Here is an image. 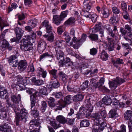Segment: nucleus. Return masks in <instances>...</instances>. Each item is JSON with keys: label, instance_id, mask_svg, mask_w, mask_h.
Segmentation results:
<instances>
[{"label": "nucleus", "instance_id": "21", "mask_svg": "<svg viewBox=\"0 0 132 132\" xmlns=\"http://www.w3.org/2000/svg\"><path fill=\"white\" fill-rule=\"evenodd\" d=\"M31 32L32 34L31 37L30 36H25L23 38L22 40L24 41H30L31 39L32 40H35L36 39V34L33 31H31Z\"/></svg>", "mask_w": 132, "mask_h": 132}, {"label": "nucleus", "instance_id": "6", "mask_svg": "<svg viewBox=\"0 0 132 132\" xmlns=\"http://www.w3.org/2000/svg\"><path fill=\"white\" fill-rule=\"evenodd\" d=\"M14 31L16 34V38L14 37L11 38V41H18L21 38L24 31L21 28L18 27L14 29Z\"/></svg>", "mask_w": 132, "mask_h": 132}, {"label": "nucleus", "instance_id": "48", "mask_svg": "<svg viewBox=\"0 0 132 132\" xmlns=\"http://www.w3.org/2000/svg\"><path fill=\"white\" fill-rule=\"evenodd\" d=\"M115 109H116L114 108V109H112L110 111L109 113V116L110 117L112 118H114L116 117V115H117Z\"/></svg>", "mask_w": 132, "mask_h": 132}, {"label": "nucleus", "instance_id": "63", "mask_svg": "<svg viewBox=\"0 0 132 132\" xmlns=\"http://www.w3.org/2000/svg\"><path fill=\"white\" fill-rule=\"evenodd\" d=\"M55 129H57L61 126L60 124L57 125L55 122L53 121L51 125Z\"/></svg>", "mask_w": 132, "mask_h": 132}, {"label": "nucleus", "instance_id": "36", "mask_svg": "<svg viewBox=\"0 0 132 132\" xmlns=\"http://www.w3.org/2000/svg\"><path fill=\"white\" fill-rule=\"evenodd\" d=\"M107 43L106 42H105V44L107 47L109 51H111L114 50V45L112 42H108Z\"/></svg>", "mask_w": 132, "mask_h": 132}, {"label": "nucleus", "instance_id": "9", "mask_svg": "<svg viewBox=\"0 0 132 132\" xmlns=\"http://www.w3.org/2000/svg\"><path fill=\"white\" fill-rule=\"evenodd\" d=\"M56 52V57L57 60H60L59 63H62L63 60H64V54L63 52L60 50V48L58 47H55Z\"/></svg>", "mask_w": 132, "mask_h": 132}, {"label": "nucleus", "instance_id": "59", "mask_svg": "<svg viewBox=\"0 0 132 132\" xmlns=\"http://www.w3.org/2000/svg\"><path fill=\"white\" fill-rule=\"evenodd\" d=\"M106 124L105 122H103L101 123L100 126L98 127L99 129L100 130V131H103L104 127H106Z\"/></svg>", "mask_w": 132, "mask_h": 132}, {"label": "nucleus", "instance_id": "13", "mask_svg": "<svg viewBox=\"0 0 132 132\" xmlns=\"http://www.w3.org/2000/svg\"><path fill=\"white\" fill-rule=\"evenodd\" d=\"M79 68L81 73L85 75L88 74L91 71L90 70L88 69V66L87 64H81Z\"/></svg>", "mask_w": 132, "mask_h": 132}, {"label": "nucleus", "instance_id": "22", "mask_svg": "<svg viewBox=\"0 0 132 132\" xmlns=\"http://www.w3.org/2000/svg\"><path fill=\"white\" fill-rule=\"evenodd\" d=\"M29 83V80L27 79L26 78H19L17 79V84H23L26 85Z\"/></svg>", "mask_w": 132, "mask_h": 132}, {"label": "nucleus", "instance_id": "8", "mask_svg": "<svg viewBox=\"0 0 132 132\" xmlns=\"http://www.w3.org/2000/svg\"><path fill=\"white\" fill-rule=\"evenodd\" d=\"M21 48L24 51H28L32 49L33 44L31 42H21Z\"/></svg>", "mask_w": 132, "mask_h": 132}, {"label": "nucleus", "instance_id": "62", "mask_svg": "<svg viewBox=\"0 0 132 132\" xmlns=\"http://www.w3.org/2000/svg\"><path fill=\"white\" fill-rule=\"evenodd\" d=\"M110 21L111 24L114 25L116 24L117 23V21L116 20V18L115 17H111L110 19Z\"/></svg>", "mask_w": 132, "mask_h": 132}, {"label": "nucleus", "instance_id": "5", "mask_svg": "<svg viewBox=\"0 0 132 132\" xmlns=\"http://www.w3.org/2000/svg\"><path fill=\"white\" fill-rule=\"evenodd\" d=\"M125 81L124 79L118 78L112 81H109V84L110 87L112 89L114 90L116 88L118 85H120Z\"/></svg>", "mask_w": 132, "mask_h": 132}, {"label": "nucleus", "instance_id": "27", "mask_svg": "<svg viewBox=\"0 0 132 132\" xmlns=\"http://www.w3.org/2000/svg\"><path fill=\"white\" fill-rule=\"evenodd\" d=\"M60 77L61 78L63 82L65 84L67 81L68 76L67 75L62 71H60L59 73Z\"/></svg>", "mask_w": 132, "mask_h": 132}, {"label": "nucleus", "instance_id": "61", "mask_svg": "<svg viewBox=\"0 0 132 132\" xmlns=\"http://www.w3.org/2000/svg\"><path fill=\"white\" fill-rule=\"evenodd\" d=\"M42 107L41 108L43 112H44L46 109L47 106V104L46 102L44 101H43L42 102Z\"/></svg>", "mask_w": 132, "mask_h": 132}, {"label": "nucleus", "instance_id": "45", "mask_svg": "<svg viewBox=\"0 0 132 132\" xmlns=\"http://www.w3.org/2000/svg\"><path fill=\"white\" fill-rule=\"evenodd\" d=\"M48 102L49 105L50 107H53L55 106V100L52 97H50Z\"/></svg>", "mask_w": 132, "mask_h": 132}, {"label": "nucleus", "instance_id": "11", "mask_svg": "<svg viewBox=\"0 0 132 132\" xmlns=\"http://www.w3.org/2000/svg\"><path fill=\"white\" fill-rule=\"evenodd\" d=\"M9 96L7 94V91L5 87L0 86V97L2 98L6 99Z\"/></svg>", "mask_w": 132, "mask_h": 132}, {"label": "nucleus", "instance_id": "20", "mask_svg": "<svg viewBox=\"0 0 132 132\" xmlns=\"http://www.w3.org/2000/svg\"><path fill=\"white\" fill-rule=\"evenodd\" d=\"M102 13L100 16L102 18H108L110 14V12L109 10L106 8H102Z\"/></svg>", "mask_w": 132, "mask_h": 132}, {"label": "nucleus", "instance_id": "40", "mask_svg": "<svg viewBox=\"0 0 132 132\" xmlns=\"http://www.w3.org/2000/svg\"><path fill=\"white\" fill-rule=\"evenodd\" d=\"M132 113L131 111L127 110L124 114V117L125 119L129 120H131Z\"/></svg>", "mask_w": 132, "mask_h": 132}, {"label": "nucleus", "instance_id": "55", "mask_svg": "<svg viewBox=\"0 0 132 132\" xmlns=\"http://www.w3.org/2000/svg\"><path fill=\"white\" fill-rule=\"evenodd\" d=\"M35 70V69L34 67L31 65H29L27 69V72L28 74L30 72H34Z\"/></svg>", "mask_w": 132, "mask_h": 132}, {"label": "nucleus", "instance_id": "60", "mask_svg": "<svg viewBox=\"0 0 132 132\" xmlns=\"http://www.w3.org/2000/svg\"><path fill=\"white\" fill-rule=\"evenodd\" d=\"M104 80L103 78H101L99 82L98 83L97 87H102L104 83Z\"/></svg>", "mask_w": 132, "mask_h": 132}, {"label": "nucleus", "instance_id": "18", "mask_svg": "<svg viewBox=\"0 0 132 132\" xmlns=\"http://www.w3.org/2000/svg\"><path fill=\"white\" fill-rule=\"evenodd\" d=\"M36 71L37 73L38 76L42 77L44 78H45L47 74V72L44 70L42 68L38 67L36 69Z\"/></svg>", "mask_w": 132, "mask_h": 132}, {"label": "nucleus", "instance_id": "24", "mask_svg": "<svg viewBox=\"0 0 132 132\" xmlns=\"http://www.w3.org/2000/svg\"><path fill=\"white\" fill-rule=\"evenodd\" d=\"M45 42H39L38 45V50L39 52H42L46 46Z\"/></svg>", "mask_w": 132, "mask_h": 132}, {"label": "nucleus", "instance_id": "26", "mask_svg": "<svg viewBox=\"0 0 132 132\" xmlns=\"http://www.w3.org/2000/svg\"><path fill=\"white\" fill-rule=\"evenodd\" d=\"M102 101L104 104L107 105H109L111 103L112 101L110 96L106 95L103 98Z\"/></svg>", "mask_w": 132, "mask_h": 132}, {"label": "nucleus", "instance_id": "1", "mask_svg": "<svg viewBox=\"0 0 132 132\" xmlns=\"http://www.w3.org/2000/svg\"><path fill=\"white\" fill-rule=\"evenodd\" d=\"M12 107L16 113L15 120L16 125L18 126L19 122L21 121L25 122L28 115L27 110L24 108H22L21 109L19 113L20 109L16 106L13 104L12 105Z\"/></svg>", "mask_w": 132, "mask_h": 132}, {"label": "nucleus", "instance_id": "23", "mask_svg": "<svg viewBox=\"0 0 132 132\" xmlns=\"http://www.w3.org/2000/svg\"><path fill=\"white\" fill-rule=\"evenodd\" d=\"M7 116L6 108L5 107H4L0 109V119H6Z\"/></svg>", "mask_w": 132, "mask_h": 132}, {"label": "nucleus", "instance_id": "49", "mask_svg": "<svg viewBox=\"0 0 132 132\" xmlns=\"http://www.w3.org/2000/svg\"><path fill=\"white\" fill-rule=\"evenodd\" d=\"M53 95L56 98H61L63 97V94L61 92L57 93H53Z\"/></svg>", "mask_w": 132, "mask_h": 132}, {"label": "nucleus", "instance_id": "42", "mask_svg": "<svg viewBox=\"0 0 132 132\" xmlns=\"http://www.w3.org/2000/svg\"><path fill=\"white\" fill-rule=\"evenodd\" d=\"M30 99L31 108L34 107L36 103V98L35 95L33 94L30 96Z\"/></svg>", "mask_w": 132, "mask_h": 132}, {"label": "nucleus", "instance_id": "44", "mask_svg": "<svg viewBox=\"0 0 132 132\" xmlns=\"http://www.w3.org/2000/svg\"><path fill=\"white\" fill-rule=\"evenodd\" d=\"M89 123V121L87 120H82L80 122V126L82 127H85L88 126Z\"/></svg>", "mask_w": 132, "mask_h": 132}, {"label": "nucleus", "instance_id": "58", "mask_svg": "<svg viewBox=\"0 0 132 132\" xmlns=\"http://www.w3.org/2000/svg\"><path fill=\"white\" fill-rule=\"evenodd\" d=\"M53 87L55 88H57L60 86V84L59 82L57 80L53 82L52 84Z\"/></svg>", "mask_w": 132, "mask_h": 132}, {"label": "nucleus", "instance_id": "38", "mask_svg": "<svg viewBox=\"0 0 132 132\" xmlns=\"http://www.w3.org/2000/svg\"><path fill=\"white\" fill-rule=\"evenodd\" d=\"M57 70L55 69H52L49 71V73L52 76V79H56L57 78Z\"/></svg>", "mask_w": 132, "mask_h": 132}, {"label": "nucleus", "instance_id": "31", "mask_svg": "<svg viewBox=\"0 0 132 132\" xmlns=\"http://www.w3.org/2000/svg\"><path fill=\"white\" fill-rule=\"evenodd\" d=\"M63 63H60L61 64L64 65L66 66H70L73 64L72 62L69 57H67L65 60H63Z\"/></svg>", "mask_w": 132, "mask_h": 132}, {"label": "nucleus", "instance_id": "57", "mask_svg": "<svg viewBox=\"0 0 132 132\" xmlns=\"http://www.w3.org/2000/svg\"><path fill=\"white\" fill-rule=\"evenodd\" d=\"M7 31V30H5L3 31V33H2L1 35H0V41H6L5 39L4 38V37L5 35V33Z\"/></svg>", "mask_w": 132, "mask_h": 132}, {"label": "nucleus", "instance_id": "53", "mask_svg": "<svg viewBox=\"0 0 132 132\" xmlns=\"http://www.w3.org/2000/svg\"><path fill=\"white\" fill-rule=\"evenodd\" d=\"M68 13V11L66 10L65 11L62 12L59 16L63 20L64 18L67 16Z\"/></svg>", "mask_w": 132, "mask_h": 132}, {"label": "nucleus", "instance_id": "56", "mask_svg": "<svg viewBox=\"0 0 132 132\" xmlns=\"http://www.w3.org/2000/svg\"><path fill=\"white\" fill-rule=\"evenodd\" d=\"M130 46L132 45V43H130L129 44L126 43L122 44V45L123 46L124 48H125L126 49L129 50L131 51V49L130 46Z\"/></svg>", "mask_w": 132, "mask_h": 132}, {"label": "nucleus", "instance_id": "41", "mask_svg": "<svg viewBox=\"0 0 132 132\" xmlns=\"http://www.w3.org/2000/svg\"><path fill=\"white\" fill-rule=\"evenodd\" d=\"M30 113L34 117H37L39 115L38 111L37 109H35V107L31 108Z\"/></svg>", "mask_w": 132, "mask_h": 132}, {"label": "nucleus", "instance_id": "43", "mask_svg": "<svg viewBox=\"0 0 132 132\" xmlns=\"http://www.w3.org/2000/svg\"><path fill=\"white\" fill-rule=\"evenodd\" d=\"M108 55L104 50H103L101 53V59L104 61H106L108 58Z\"/></svg>", "mask_w": 132, "mask_h": 132}, {"label": "nucleus", "instance_id": "33", "mask_svg": "<svg viewBox=\"0 0 132 132\" xmlns=\"http://www.w3.org/2000/svg\"><path fill=\"white\" fill-rule=\"evenodd\" d=\"M65 103L62 100L59 101L58 103L56 105V109L57 110H61L62 108H64L66 106Z\"/></svg>", "mask_w": 132, "mask_h": 132}, {"label": "nucleus", "instance_id": "12", "mask_svg": "<svg viewBox=\"0 0 132 132\" xmlns=\"http://www.w3.org/2000/svg\"><path fill=\"white\" fill-rule=\"evenodd\" d=\"M101 23H98V24L96 25L95 29H92L90 30V31H92L94 33L98 32L101 34V36L102 37L103 36L104 30L101 28Z\"/></svg>", "mask_w": 132, "mask_h": 132}, {"label": "nucleus", "instance_id": "2", "mask_svg": "<svg viewBox=\"0 0 132 132\" xmlns=\"http://www.w3.org/2000/svg\"><path fill=\"white\" fill-rule=\"evenodd\" d=\"M43 27L46 28L47 32L46 34L44 35L43 36L46 38H47V40L48 41L53 40L54 37L51 31L52 28L50 25L48 21L45 20L42 23L40 27Z\"/></svg>", "mask_w": 132, "mask_h": 132}, {"label": "nucleus", "instance_id": "10", "mask_svg": "<svg viewBox=\"0 0 132 132\" xmlns=\"http://www.w3.org/2000/svg\"><path fill=\"white\" fill-rule=\"evenodd\" d=\"M95 101L93 100L92 98H90L87 100L86 104V109L91 113L93 110V104H94Z\"/></svg>", "mask_w": 132, "mask_h": 132}, {"label": "nucleus", "instance_id": "14", "mask_svg": "<svg viewBox=\"0 0 132 132\" xmlns=\"http://www.w3.org/2000/svg\"><path fill=\"white\" fill-rule=\"evenodd\" d=\"M9 63L12 67H16L17 64L18 60L15 55H12L10 56L8 60Z\"/></svg>", "mask_w": 132, "mask_h": 132}, {"label": "nucleus", "instance_id": "54", "mask_svg": "<svg viewBox=\"0 0 132 132\" xmlns=\"http://www.w3.org/2000/svg\"><path fill=\"white\" fill-rule=\"evenodd\" d=\"M7 25L5 24V21L3 20L0 17V27L1 28V30H2L3 28L7 26Z\"/></svg>", "mask_w": 132, "mask_h": 132}, {"label": "nucleus", "instance_id": "3", "mask_svg": "<svg viewBox=\"0 0 132 132\" xmlns=\"http://www.w3.org/2000/svg\"><path fill=\"white\" fill-rule=\"evenodd\" d=\"M107 116V113L105 110H104L101 112L96 113L92 114V117L95 118L96 120L98 121H101L103 120Z\"/></svg>", "mask_w": 132, "mask_h": 132}, {"label": "nucleus", "instance_id": "28", "mask_svg": "<svg viewBox=\"0 0 132 132\" xmlns=\"http://www.w3.org/2000/svg\"><path fill=\"white\" fill-rule=\"evenodd\" d=\"M63 20L59 16L54 15L53 16V21L55 24L57 25H59L61 21Z\"/></svg>", "mask_w": 132, "mask_h": 132}, {"label": "nucleus", "instance_id": "51", "mask_svg": "<svg viewBox=\"0 0 132 132\" xmlns=\"http://www.w3.org/2000/svg\"><path fill=\"white\" fill-rule=\"evenodd\" d=\"M88 81L86 80L80 86V88L82 90H84L87 88L88 86Z\"/></svg>", "mask_w": 132, "mask_h": 132}, {"label": "nucleus", "instance_id": "35", "mask_svg": "<svg viewBox=\"0 0 132 132\" xmlns=\"http://www.w3.org/2000/svg\"><path fill=\"white\" fill-rule=\"evenodd\" d=\"M73 97L70 95H68L64 97V101L62 100V101L65 103L66 106L67 104L70 103L72 100H73Z\"/></svg>", "mask_w": 132, "mask_h": 132}, {"label": "nucleus", "instance_id": "37", "mask_svg": "<svg viewBox=\"0 0 132 132\" xmlns=\"http://www.w3.org/2000/svg\"><path fill=\"white\" fill-rule=\"evenodd\" d=\"M84 96L81 94L76 95L73 97V100L75 101H80L82 100Z\"/></svg>", "mask_w": 132, "mask_h": 132}, {"label": "nucleus", "instance_id": "16", "mask_svg": "<svg viewBox=\"0 0 132 132\" xmlns=\"http://www.w3.org/2000/svg\"><path fill=\"white\" fill-rule=\"evenodd\" d=\"M0 132H13L10 126L7 124H5L0 125Z\"/></svg>", "mask_w": 132, "mask_h": 132}, {"label": "nucleus", "instance_id": "39", "mask_svg": "<svg viewBox=\"0 0 132 132\" xmlns=\"http://www.w3.org/2000/svg\"><path fill=\"white\" fill-rule=\"evenodd\" d=\"M37 22V20L36 19H33L29 20L28 22V24L33 28L36 27Z\"/></svg>", "mask_w": 132, "mask_h": 132}, {"label": "nucleus", "instance_id": "15", "mask_svg": "<svg viewBox=\"0 0 132 132\" xmlns=\"http://www.w3.org/2000/svg\"><path fill=\"white\" fill-rule=\"evenodd\" d=\"M11 99L13 103V104L12 106L14 104L17 107V105L19 102L21 100V96L20 95L18 94L17 96L14 95H12L11 96Z\"/></svg>", "mask_w": 132, "mask_h": 132}, {"label": "nucleus", "instance_id": "25", "mask_svg": "<svg viewBox=\"0 0 132 132\" xmlns=\"http://www.w3.org/2000/svg\"><path fill=\"white\" fill-rule=\"evenodd\" d=\"M80 114H81L82 115L85 116H88L90 113V112L86 108L83 107H81L79 110Z\"/></svg>", "mask_w": 132, "mask_h": 132}, {"label": "nucleus", "instance_id": "7", "mask_svg": "<svg viewBox=\"0 0 132 132\" xmlns=\"http://www.w3.org/2000/svg\"><path fill=\"white\" fill-rule=\"evenodd\" d=\"M84 7L85 9L87 10L84 12V16L87 18H90L91 16V14L88 11L91 8V3L89 2L88 0L85 1L83 3Z\"/></svg>", "mask_w": 132, "mask_h": 132}, {"label": "nucleus", "instance_id": "52", "mask_svg": "<svg viewBox=\"0 0 132 132\" xmlns=\"http://www.w3.org/2000/svg\"><path fill=\"white\" fill-rule=\"evenodd\" d=\"M89 37L92 40L96 41L97 40L98 36L96 34H92L89 36Z\"/></svg>", "mask_w": 132, "mask_h": 132}, {"label": "nucleus", "instance_id": "30", "mask_svg": "<svg viewBox=\"0 0 132 132\" xmlns=\"http://www.w3.org/2000/svg\"><path fill=\"white\" fill-rule=\"evenodd\" d=\"M1 47L3 50H5L7 48L9 50H11L12 48V46L9 45L8 42H3Z\"/></svg>", "mask_w": 132, "mask_h": 132}, {"label": "nucleus", "instance_id": "17", "mask_svg": "<svg viewBox=\"0 0 132 132\" xmlns=\"http://www.w3.org/2000/svg\"><path fill=\"white\" fill-rule=\"evenodd\" d=\"M18 69L21 71L24 70L27 66V63L25 60H22L18 64Z\"/></svg>", "mask_w": 132, "mask_h": 132}, {"label": "nucleus", "instance_id": "29", "mask_svg": "<svg viewBox=\"0 0 132 132\" xmlns=\"http://www.w3.org/2000/svg\"><path fill=\"white\" fill-rule=\"evenodd\" d=\"M56 119L58 122L62 124H64L67 122V120L62 115L57 116Z\"/></svg>", "mask_w": 132, "mask_h": 132}, {"label": "nucleus", "instance_id": "46", "mask_svg": "<svg viewBox=\"0 0 132 132\" xmlns=\"http://www.w3.org/2000/svg\"><path fill=\"white\" fill-rule=\"evenodd\" d=\"M75 21V19L73 17H71L69 19L65 22V25H70L74 24Z\"/></svg>", "mask_w": 132, "mask_h": 132}, {"label": "nucleus", "instance_id": "32", "mask_svg": "<svg viewBox=\"0 0 132 132\" xmlns=\"http://www.w3.org/2000/svg\"><path fill=\"white\" fill-rule=\"evenodd\" d=\"M53 55L50 53L46 52L44 53L40 57V60L46 57H48L52 60L53 58Z\"/></svg>", "mask_w": 132, "mask_h": 132}, {"label": "nucleus", "instance_id": "50", "mask_svg": "<svg viewBox=\"0 0 132 132\" xmlns=\"http://www.w3.org/2000/svg\"><path fill=\"white\" fill-rule=\"evenodd\" d=\"M25 85L23 84H17L16 86V88L18 90H24L27 89V88L25 86Z\"/></svg>", "mask_w": 132, "mask_h": 132}, {"label": "nucleus", "instance_id": "19", "mask_svg": "<svg viewBox=\"0 0 132 132\" xmlns=\"http://www.w3.org/2000/svg\"><path fill=\"white\" fill-rule=\"evenodd\" d=\"M113 107L116 109H119L120 108H125L127 107L126 104L123 102L119 103L118 101L113 103Z\"/></svg>", "mask_w": 132, "mask_h": 132}, {"label": "nucleus", "instance_id": "64", "mask_svg": "<svg viewBox=\"0 0 132 132\" xmlns=\"http://www.w3.org/2000/svg\"><path fill=\"white\" fill-rule=\"evenodd\" d=\"M126 126L122 125L120 126V130L117 131L116 132H126Z\"/></svg>", "mask_w": 132, "mask_h": 132}, {"label": "nucleus", "instance_id": "34", "mask_svg": "<svg viewBox=\"0 0 132 132\" xmlns=\"http://www.w3.org/2000/svg\"><path fill=\"white\" fill-rule=\"evenodd\" d=\"M32 82H34L35 85L38 86L41 85L44 83V81L43 80L40 79L36 80L35 77L32 78Z\"/></svg>", "mask_w": 132, "mask_h": 132}, {"label": "nucleus", "instance_id": "4", "mask_svg": "<svg viewBox=\"0 0 132 132\" xmlns=\"http://www.w3.org/2000/svg\"><path fill=\"white\" fill-rule=\"evenodd\" d=\"M29 128L30 129H34L35 132H39L41 127L39 121L36 120H31L29 123Z\"/></svg>", "mask_w": 132, "mask_h": 132}, {"label": "nucleus", "instance_id": "47", "mask_svg": "<svg viewBox=\"0 0 132 132\" xmlns=\"http://www.w3.org/2000/svg\"><path fill=\"white\" fill-rule=\"evenodd\" d=\"M121 9L123 11V13H122V14H127V5L126 3L124 2H122L121 4Z\"/></svg>", "mask_w": 132, "mask_h": 132}]
</instances>
